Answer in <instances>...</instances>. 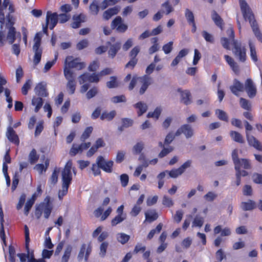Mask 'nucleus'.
I'll list each match as a JSON object with an SVG mask.
<instances>
[{"label": "nucleus", "instance_id": "5701e85b", "mask_svg": "<svg viewBox=\"0 0 262 262\" xmlns=\"http://www.w3.org/2000/svg\"><path fill=\"white\" fill-rule=\"evenodd\" d=\"M116 115V112L115 110H112L110 112L104 111L102 112L100 116V119L102 121H112Z\"/></svg>", "mask_w": 262, "mask_h": 262}, {"label": "nucleus", "instance_id": "bb28decb", "mask_svg": "<svg viewBox=\"0 0 262 262\" xmlns=\"http://www.w3.org/2000/svg\"><path fill=\"white\" fill-rule=\"evenodd\" d=\"M6 136L10 142L18 146L19 144V139L16 132H6Z\"/></svg>", "mask_w": 262, "mask_h": 262}, {"label": "nucleus", "instance_id": "09e8293b", "mask_svg": "<svg viewBox=\"0 0 262 262\" xmlns=\"http://www.w3.org/2000/svg\"><path fill=\"white\" fill-rule=\"evenodd\" d=\"M72 251V247L71 246H68L64 252V254L62 257V262H68L70 256L71 255Z\"/></svg>", "mask_w": 262, "mask_h": 262}, {"label": "nucleus", "instance_id": "c9c22d12", "mask_svg": "<svg viewBox=\"0 0 262 262\" xmlns=\"http://www.w3.org/2000/svg\"><path fill=\"white\" fill-rule=\"evenodd\" d=\"M146 220L149 222L156 221L158 217V214L155 210L150 211L149 213H145Z\"/></svg>", "mask_w": 262, "mask_h": 262}, {"label": "nucleus", "instance_id": "cd10ccee", "mask_svg": "<svg viewBox=\"0 0 262 262\" xmlns=\"http://www.w3.org/2000/svg\"><path fill=\"white\" fill-rule=\"evenodd\" d=\"M34 51V55L33 56V64L35 67L40 61L42 53V49L33 48Z\"/></svg>", "mask_w": 262, "mask_h": 262}, {"label": "nucleus", "instance_id": "0eeeda50", "mask_svg": "<svg viewBox=\"0 0 262 262\" xmlns=\"http://www.w3.org/2000/svg\"><path fill=\"white\" fill-rule=\"evenodd\" d=\"M111 28L112 29L116 28L119 33H124L127 30L128 26L123 23V20L121 16H117L112 21Z\"/></svg>", "mask_w": 262, "mask_h": 262}, {"label": "nucleus", "instance_id": "39448f33", "mask_svg": "<svg viewBox=\"0 0 262 262\" xmlns=\"http://www.w3.org/2000/svg\"><path fill=\"white\" fill-rule=\"evenodd\" d=\"M25 229V248L27 253H18L17 256L19 258L20 262H26L27 258L29 259L30 255L31 252L29 248V243L30 239L29 237V229L27 225H25L24 226Z\"/></svg>", "mask_w": 262, "mask_h": 262}, {"label": "nucleus", "instance_id": "4be33fe9", "mask_svg": "<svg viewBox=\"0 0 262 262\" xmlns=\"http://www.w3.org/2000/svg\"><path fill=\"white\" fill-rule=\"evenodd\" d=\"M247 140L249 144L253 146L256 149L262 151V145L260 142L258 141L253 136H250L248 134H247Z\"/></svg>", "mask_w": 262, "mask_h": 262}, {"label": "nucleus", "instance_id": "2f4dec72", "mask_svg": "<svg viewBox=\"0 0 262 262\" xmlns=\"http://www.w3.org/2000/svg\"><path fill=\"white\" fill-rule=\"evenodd\" d=\"M90 12L93 15H97L99 11L100 7L98 5V2L94 0L90 5Z\"/></svg>", "mask_w": 262, "mask_h": 262}, {"label": "nucleus", "instance_id": "2eb2a0df", "mask_svg": "<svg viewBox=\"0 0 262 262\" xmlns=\"http://www.w3.org/2000/svg\"><path fill=\"white\" fill-rule=\"evenodd\" d=\"M120 10V7L116 6L105 10L103 13V17L105 20L110 19L113 15L118 13Z\"/></svg>", "mask_w": 262, "mask_h": 262}, {"label": "nucleus", "instance_id": "13d9d810", "mask_svg": "<svg viewBox=\"0 0 262 262\" xmlns=\"http://www.w3.org/2000/svg\"><path fill=\"white\" fill-rule=\"evenodd\" d=\"M6 26L9 28L11 27H13V25L15 23V18L10 13H8V15H6Z\"/></svg>", "mask_w": 262, "mask_h": 262}, {"label": "nucleus", "instance_id": "e2e57ef3", "mask_svg": "<svg viewBox=\"0 0 262 262\" xmlns=\"http://www.w3.org/2000/svg\"><path fill=\"white\" fill-rule=\"evenodd\" d=\"M202 35L206 41L210 43H213L214 42L213 36L206 31H203Z\"/></svg>", "mask_w": 262, "mask_h": 262}, {"label": "nucleus", "instance_id": "c756f323", "mask_svg": "<svg viewBox=\"0 0 262 262\" xmlns=\"http://www.w3.org/2000/svg\"><path fill=\"white\" fill-rule=\"evenodd\" d=\"M134 107L138 109V115L140 116L145 113L147 110V106L142 102H138L134 105Z\"/></svg>", "mask_w": 262, "mask_h": 262}, {"label": "nucleus", "instance_id": "6e6552de", "mask_svg": "<svg viewBox=\"0 0 262 262\" xmlns=\"http://www.w3.org/2000/svg\"><path fill=\"white\" fill-rule=\"evenodd\" d=\"M244 89L250 98H254L257 93L256 86L251 78H248L245 82Z\"/></svg>", "mask_w": 262, "mask_h": 262}, {"label": "nucleus", "instance_id": "37998d69", "mask_svg": "<svg viewBox=\"0 0 262 262\" xmlns=\"http://www.w3.org/2000/svg\"><path fill=\"white\" fill-rule=\"evenodd\" d=\"M129 238V235L124 233H119L117 236L118 241L122 244H125L127 243Z\"/></svg>", "mask_w": 262, "mask_h": 262}, {"label": "nucleus", "instance_id": "473e14b6", "mask_svg": "<svg viewBox=\"0 0 262 262\" xmlns=\"http://www.w3.org/2000/svg\"><path fill=\"white\" fill-rule=\"evenodd\" d=\"M249 46L250 48V57L251 59L253 60V61L256 62L257 61L258 58L255 45L251 41H249Z\"/></svg>", "mask_w": 262, "mask_h": 262}, {"label": "nucleus", "instance_id": "c85d7f7f", "mask_svg": "<svg viewBox=\"0 0 262 262\" xmlns=\"http://www.w3.org/2000/svg\"><path fill=\"white\" fill-rule=\"evenodd\" d=\"M32 104L35 106L34 111L37 113L43 105V100L41 97H33L32 100Z\"/></svg>", "mask_w": 262, "mask_h": 262}, {"label": "nucleus", "instance_id": "4c0bfd02", "mask_svg": "<svg viewBox=\"0 0 262 262\" xmlns=\"http://www.w3.org/2000/svg\"><path fill=\"white\" fill-rule=\"evenodd\" d=\"M163 225L162 223H159L155 229H153L147 235V238L148 239H151L156 233H159L161 232L162 228Z\"/></svg>", "mask_w": 262, "mask_h": 262}, {"label": "nucleus", "instance_id": "338daca9", "mask_svg": "<svg viewBox=\"0 0 262 262\" xmlns=\"http://www.w3.org/2000/svg\"><path fill=\"white\" fill-rule=\"evenodd\" d=\"M173 49V42L169 41L167 43L163 46L162 49L166 54H168L171 52Z\"/></svg>", "mask_w": 262, "mask_h": 262}, {"label": "nucleus", "instance_id": "e433bc0d", "mask_svg": "<svg viewBox=\"0 0 262 262\" xmlns=\"http://www.w3.org/2000/svg\"><path fill=\"white\" fill-rule=\"evenodd\" d=\"M239 104L242 108L248 111L251 109V104L250 101L244 98L239 99Z\"/></svg>", "mask_w": 262, "mask_h": 262}, {"label": "nucleus", "instance_id": "9b49d317", "mask_svg": "<svg viewBox=\"0 0 262 262\" xmlns=\"http://www.w3.org/2000/svg\"><path fill=\"white\" fill-rule=\"evenodd\" d=\"M51 21V24L49 26L50 30H53L56 26L58 21V15L56 12L51 13L50 11H48L46 16V24L49 25V21Z\"/></svg>", "mask_w": 262, "mask_h": 262}, {"label": "nucleus", "instance_id": "6e6d98bb", "mask_svg": "<svg viewBox=\"0 0 262 262\" xmlns=\"http://www.w3.org/2000/svg\"><path fill=\"white\" fill-rule=\"evenodd\" d=\"M98 92V88L96 86H94L92 89H91L86 94V98L88 99H90L92 98L95 96Z\"/></svg>", "mask_w": 262, "mask_h": 262}, {"label": "nucleus", "instance_id": "393cba45", "mask_svg": "<svg viewBox=\"0 0 262 262\" xmlns=\"http://www.w3.org/2000/svg\"><path fill=\"white\" fill-rule=\"evenodd\" d=\"M16 31L15 27H11L9 28L7 38L10 45H12L16 40Z\"/></svg>", "mask_w": 262, "mask_h": 262}, {"label": "nucleus", "instance_id": "f8f14e48", "mask_svg": "<svg viewBox=\"0 0 262 262\" xmlns=\"http://www.w3.org/2000/svg\"><path fill=\"white\" fill-rule=\"evenodd\" d=\"M230 90L231 92L236 96H239V92H244V85L238 79H234L232 85L230 86Z\"/></svg>", "mask_w": 262, "mask_h": 262}, {"label": "nucleus", "instance_id": "f03ea898", "mask_svg": "<svg viewBox=\"0 0 262 262\" xmlns=\"http://www.w3.org/2000/svg\"><path fill=\"white\" fill-rule=\"evenodd\" d=\"M232 159L234 164V168L236 170V173H239V176L246 177L248 174V172L244 170H241V168L245 169H250L251 165L249 160L247 159H239L238 155V149H234L232 152Z\"/></svg>", "mask_w": 262, "mask_h": 262}, {"label": "nucleus", "instance_id": "6ab92c4d", "mask_svg": "<svg viewBox=\"0 0 262 262\" xmlns=\"http://www.w3.org/2000/svg\"><path fill=\"white\" fill-rule=\"evenodd\" d=\"M35 94L40 97H46L48 96L46 85L42 83H39L35 88L34 89Z\"/></svg>", "mask_w": 262, "mask_h": 262}, {"label": "nucleus", "instance_id": "b1692460", "mask_svg": "<svg viewBox=\"0 0 262 262\" xmlns=\"http://www.w3.org/2000/svg\"><path fill=\"white\" fill-rule=\"evenodd\" d=\"M213 232L215 234H217L221 232V235L222 236H229L231 233L229 228L225 227L222 229L221 225L216 226L214 228Z\"/></svg>", "mask_w": 262, "mask_h": 262}, {"label": "nucleus", "instance_id": "c03bdc74", "mask_svg": "<svg viewBox=\"0 0 262 262\" xmlns=\"http://www.w3.org/2000/svg\"><path fill=\"white\" fill-rule=\"evenodd\" d=\"M125 215H120V214H118L112 220L111 225L112 226H115L117 224L123 222L125 219Z\"/></svg>", "mask_w": 262, "mask_h": 262}, {"label": "nucleus", "instance_id": "774afa93", "mask_svg": "<svg viewBox=\"0 0 262 262\" xmlns=\"http://www.w3.org/2000/svg\"><path fill=\"white\" fill-rule=\"evenodd\" d=\"M215 257L216 259L221 262L224 258H226V255L222 249H219L215 253Z\"/></svg>", "mask_w": 262, "mask_h": 262}, {"label": "nucleus", "instance_id": "603ef678", "mask_svg": "<svg viewBox=\"0 0 262 262\" xmlns=\"http://www.w3.org/2000/svg\"><path fill=\"white\" fill-rule=\"evenodd\" d=\"M122 125L120 127V129L121 130L123 128H127L128 127L132 126L133 124V120L131 119L125 118L122 119Z\"/></svg>", "mask_w": 262, "mask_h": 262}, {"label": "nucleus", "instance_id": "a19ab883", "mask_svg": "<svg viewBox=\"0 0 262 262\" xmlns=\"http://www.w3.org/2000/svg\"><path fill=\"white\" fill-rule=\"evenodd\" d=\"M41 41V34L40 32L36 33L34 37V44L33 46V48L42 49L40 47Z\"/></svg>", "mask_w": 262, "mask_h": 262}, {"label": "nucleus", "instance_id": "58836bf2", "mask_svg": "<svg viewBox=\"0 0 262 262\" xmlns=\"http://www.w3.org/2000/svg\"><path fill=\"white\" fill-rule=\"evenodd\" d=\"M230 136L233 140L236 142L239 143H244V139L239 132H231Z\"/></svg>", "mask_w": 262, "mask_h": 262}, {"label": "nucleus", "instance_id": "a211bd4d", "mask_svg": "<svg viewBox=\"0 0 262 262\" xmlns=\"http://www.w3.org/2000/svg\"><path fill=\"white\" fill-rule=\"evenodd\" d=\"M85 16L82 14L73 16V21L71 23V26L74 29H77L81 26V24L84 21Z\"/></svg>", "mask_w": 262, "mask_h": 262}, {"label": "nucleus", "instance_id": "79ce46f5", "mask_svg": "<svg viewBox=\"0 0 262 262\" xmlns=\"http://www.w3.org/2000/svg\"><path fill=\"white\" fill-rule=\"evenodd\" d=\"M161 113V109L157 107L154 112H149L147 115L148 118H154L156 120L158 119Z\"/></svg>", "mask_w": 262, "mask_h": 262}, {"label": "nucleus", "instance_id": "bf43d9fd", "mask_svg": "<svg viewBox=\"0 0 262 262\" xmlns=\"http://www.w3.org/2000/svg\"><path fill=\"white\" fill-rule=\"evenodd\" d=\"M111 80L106 82V86L109 89L115 88L118 86L117 78L115 76H111Z\"/></svg>", "mask_w": 262, "mask_h": 262}, {"label": "nucleus", "instance_id": "20e7f679", "mask_svg": "<svg viewBox=\"0 0 262 262\" xmlns=\"http://www.w3.org/2000/svg\"><path fill=\"white\" fill-rule=\"evenodd\" d=\"M233 53L235 56L238 57L239 60L242 62H245L247 59L246 50L245 47H242V44L238 40H235L233 42Z\"/></svg>", "mask_w": 262, "mask_h": 262}, {"label": "nucleus", "instance_id": "a18cd8bd", "mask_svg": "<svg viewBox=\"0 0 262 262\" xmlns=\"http://www.w3.org/2000/svg\"><path fill=\"white\" fill-rule=\"evenodd\" d=\"M19 183V174L18 172H15L14 176H13L12 179V184L11 186V191L12 192H14L18 184Z\"/></svg>", "mask_w": 262, "mask_h": 262}, {"label": "nucleus", "instance_id": "7c9ffc66", "mask_svg": "<svg viewBox=\"0 0 262 262\" xmlns=\"http://www.w3.org/2000/svg\"><path fill=\"white\" fill-rule=\"evenodd\" d=\"M162 13H165L166 15L169 14L170 13L173 11L174 9L172 5L169 4L168 1H166L165 3L162 4Z\"/></svg>", "mask_w": 262, "mask_h": 262}, {"label": "nucleus", "instance_id": "a878e982", "mask_svg": "<svg viewBox=\"0 0 262 262\" xmlns=\"http://www.w3.org/2000/svg\"><path fill=\"white\" fill-rule=\"evenodd\" d=\"M211 17L215 24L220 28L222 29L224 25V21L215 10H213L212 12Z\"/></svg>", "mask_w": 262, "mask_h": 262}, {"label": "nucleus", "instance_id": "49530a36", "mask_svg": "<svg viewBox=\"0 0 262 262\" xmlns=\"http://www.w3.org/2000/svg\"><path fill=\"white\" fill-rule=\"evenodd\" d=\"M108 247V243L107 242H103L100 245L99 255L103 257L105 256L106 250Z\"/></svg>", "mask_w": 262, "mask_h": 262}, {"label": "nucleus", "instance_id": "5fc2aeb1", "mask_svg": "<svg viewBox=\"0 0 262 262\" xmlns=\"http://www.w3.org/2000/svg\"><path fill=\"white\" fill-rule=\"evenodd\" d=\"M162 204L165 207L169 208L173 205L174 203L170 198L164 195L162 199Z\"/></svg>", "mask_w": 262, "mask_h": 262}, {"label": "nucleus", "instance_id": "aec40b11", "mask_svg": "<svg viewBox=\"0 0 262 262\" xmlns=\"http://www.w3.org/2000/svg\"><path fill=\"white\" fill-rule=\"evenodd\" d=\"M241 207L243 211H251L257 207L255 202L249 199L247 202H242Z\"/></svg>", "mask_w": 262, "mask_h": 262}, {"label": "nucleus", "instance_id": "7ed1b4c3", "mask_svg": "<svg viewBox=\"0 0 262 262\" xmlns=\"http://www.w3.org/2000/svg\"><path fill=\"white\" fill-rule=\"evenodd\" d=\"M53 209L52 203L51 201V198L47 195L44 199L43 202L39 204L35 208V215L37 219L41 217L42 210H43V215L45 219H48L51 214Z\"/></svg>", "mask_w": 262, "mask_h": 262}, {"label": "nucleus", "instance_id": "ea45409f", "mask_svg": "<svg viewBox=\"0 0 262 262\" xmlns=\"http://www.w3.org/2000/svg\"><path fill=\"white\" fill-rule=\"evenodd\" d=\"M215 114L220 120L225 122L228 121V115L225 111L222 110L217 109L215 111Z\"/></svg>", "mask_w": 262, "mask_h": 262}, {"label": "nucleus", "instance_id": "ddd939ff", "mask_svg": "<svg viewBox=\"0 0 262 262\" xmlns=\"http://www.w3.org/2000/svg\"><path fill=\"white\" fill-rule=\"evenodd\" d=\"M178 91L181 94V102L186 105H188L192 103L191 94L189 90H182L178 89Z\"/></svg>", "mask_w": 262, "mask_h": 262}, {"label": "nucleus", "instance_id": "052dcab7", "mask_svg": "<svg viewBox=\"0 0 262 262\" xmlns=\"http://www.w3.org/2000/svg\"><path fill=\"white\" fill-rule=\"evenodd\" d=\"M67 88L69 91L70 94H73L75 93L76 89V81L75 80H71L68 81Z\"/></svg>", "mask_w": 262, "mask_h": 262}, {"label": "nucleus", "instance_id": "412c9836", "mask_svg": "<svg viewBox=\"0 0 262 262\" xmlns=\"http://www.w3.org/2000/svg\"><path fill=\"white\" fill-rule=\"evenodd\" d=\"M0 221H1V228H0V237L3 242L5 245H6V235L4 230V223L5 222L4 219V213L2 206L0 205Z\"/></svg>", "mask_w": 262, "mask_h": 262}, {"label": "nucleus", "instance_id": "4d7b16f0", "mask_svg": "<svg viewBox=\"0 0 262 262\" xmlns=\"http://www.w3.org/2000/svg\"><path fill=\"white\" fill-rule=\"evenodd\" d=\"M140 51V47L139 46L134 47L129 53V56L130 58L137 59V55Z\"/></svg>", "mask_w": 262, "mask_h": 262}, {"label": "nucleus", "instance_id": "f704fd0d", "mask_svg": "<svg viewBox=\"0 0 262 262\" xmlns=\"http://www.w3.org/2000/svg\"><path fill=\"white\" fill-rule=\"evenodd\" d=\"M63 73L66 79L68 81L71 80H75L74 73L71 71L70 69L68 68L67 66H64Z\"/></svg>", "mask_w": 262, "mask_h": 262}, {"label": "nucleus", "instance_id": "0e129e2a", "mask_svg": "<svg viewBox=\"0 0 262 262\" xmlns=\"http://www.w3.org/2000/svg\"><path fill=\"white\" fill-rule=\"evenodd\" d=\"M143 144L142 142H138L133 147V152L135 155L139 154L143 149Z\"/></svg>", "mask_w": 262, "mask_h": 262}, {"label": "nucleus", "instance_id": "72a5a7b5", "mask_svg": "<svg viewBox=\"0 0 262 262\" xmlns=\"http://www.w3.org/2000/svg\"><path fill=\"white\" fill-rule=\"evenodd\" d=\"M39 159V156L37 154L36 150L32 149L29 155V161L32 164H34L37 162Z\"/></svg>", "mask_w": 262, "mask_h": 262}, {"label": "nucleus", "instance_id": "69168bd1", "mask_svg": "<svg viewBox=\"0 0 262 262\" xmlns=\"http://www.w3.org/2000/svg\"><path fill=\"white\" fill-rule=\"evenodd\" d=\"M31 88V81L30 80H28L23 85L21 88V93L24 95H27L28 91Z\"/></svg>", "mask_w": 262, "mask_h": 262}, {"label": "nucleus", "instance_id": "8fccbe9b", "mask_svg": "<svg viewBox=\"0 0 262 262\" xmlns=\"http://www.w3.org/2000/svg\"><path fill=\"white\" fill-rule=\"evenodd\" d=\"M9 120L10 122L9 125L7 127V131H14V128H16L21 125V123L20 121H17L15 123H13L12 118L11 116H10L9 117Z\"/></svg>", "mask_w": 262, "mask_h": 262}, {"label": "nucleus", "instance_id": "4468645a", "mask_svg": "<svg viewBox=\"0 0 262 262\" xmlns=\"http://www.w3.org/2000/svg\"><path fill=\"white\" fill-rule=\"evenodd\" d=\"M224 58L234 73L236 75H238L240 72V68L237 63H236L231 57L228 55H224Z\"/></svg>", "mask_w": 262, "mask_h": 262}, {"label": "nucleus", "instance_id": "de8ad7c7", "mask_svg": "<svg viewBox=\"0 0 262 262\" xmlns=\"http://www.w3.org/2000/svg\"><path fill=\"white\" fill-rule=\"evenodd\" d=\"M57 57L58 54H56L55 55L54 58L52 61H49L46 63L43 69L44 72H48L55 64Z\"/></svg>", "mask_w": 262, "mask_h": 262}, {"label": "nucleus", "instance_id": "3c124183", "mask_svg": "<svg viewBox=\"0 0 262 262\" xmlns=\"http://www.w3.org/2000/svg\"><path fill=\"white\" fill-rule=\"evenodd\" d=\"M185 16L188 24L195 21L194 15L192 12L188 8L185 10Z\"/></svg>", "mask_w": 262, "mask_h": 262}, {"label": "nucleus", "instance_id": "1a4fd4ad", "mask_svg": "<svg viewBox=\"0 0 262 262\" xmlns=\"http://www.w3.org/2000/svg\"><path fill=\"white\" fill-rule=\"evenodd\" d=\"M99 81L98 75L95 73L90 74L88 73H85L79 77V82L80 84H82L86 81L90 82H98Z\"/></svg>", "mask_w": 262, "mask_h": 262}, {"label": "nucleus", "instance_id": "9d476101", "mask_svg": "<svg viewBox=\"0 0 262 262\" xmlns=\"http://www.w3.org/2000/svg\"><path fill=\"white\" fill-rule=\"evenodd\" d=\"M139 82L142 84L139 89V93L140 95H143L151 84V78L147 75H144L142 77H139Z\"/></svg>", "mask_w": 262, "mask_h": 262}, {"label": "nucleus", "instance_id": "f257e3e1", "mask_svg": "<svg viewBox=\"0 0 262 262\" xmlns=\"http://www.w3.org/2000/svg\"><path fill=\"white\" fill-rule=\"evenodd\" d=\"M239 3L244 19L249 21L255 37L259 42L262 43V33L251 9L245 0H239Z\"/></svg>", "mask_w": 262, "mask_h": 262}, {"label": "nucleus", "instance_id": "423d86ee", "mask_svg": "<svg viewBox=\"0 0 262 262\" xmlns=\"http://www.w3.org/2000/svg\"><path fill=\"white\" fill-rule=\"evenodd\" d=\"M68 69L75 68L77 70H81L84 67L83 62L79 61V58H74L72 56H67L65 60V64Z\"/></svg>", "mask_w": 262, "mask_h": 262}, {"label": "nucleus", "instance_id": "dca6fc26", "mask_svg": "<svg viewBox=\"0 0 262 262\" xmlns=\"http://www.w3.org/2000/svg\"><path fill=\"white\" fill-rule=\"evenodd\" d=\"M107 43L110 45L108 54L109 56L113 59L116 56L117 53L120 49L121 43L120 42H116L114 44H111V42H108Z\"/></svg>", "mask_w": 262, "mask_h": 262}, {"label": "nucleus", "instance_id": "680f3d73", "mask_svg": "<svg viewBox=\"0 0 262 262\" xmlns=\"http://www.w3.org/2000/svg\"><path fill=\"white\" fill-rule=\"evenodd\" d=\"M217 196V195L214 192L209 191L204 196V198L208 202H212L216 199Z\"/></svg>", "mask_w": 262, "mask_h": 262}, {"label": "nucleus", "instance_id": "864d4df0", "mask_svg": "<svg viewBox=\"0 0 262 262\" xmlns=\"http://www.w3.org/2000/svg\"><path fill=\"white\" fill-rule=\"evenodd\" d=\"M114 162L112 160H110L106 162V163L104 165L102 169L107 173H111L113 171V166Z\"/></svg>", "mask_w": 262, "mask_h": 262}, {"label": "nucleus", "instance_id": "f3484780", "mask_svg": "<svg viewBox=\"0 0 262 262\" xmlns=\"http://www.w3.org/2000/svg\"><path fill=\"white\" fill-rule=\"evenodd\" d=\"M61 179L62 184H63L66 187H69L72 180L71 171L62 170L61 172Z\"/></svg>", "mask_w": 262, "mask_h": 262}]
</instances>
